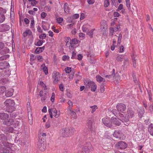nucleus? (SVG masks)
I'll list each match as a JSON object with an SVG mask.
<instances>
[{
    "instance_id": "1",
    "label": "nucleus",
    "mask_w": 153,
    "mask_h": 153,
    "mask_svg": "<svg viewBox=\"0 0 153 153\" xmlns=\"http://www.w3.org/2000/svg\"><path fill=\"white\" fill-rule=\"evenodd\" d=\"M4 105L6 106V111L8 112H12L14 111L15 108L14 106L15 104L13 100L8 99L4 102Z\"/></svg>"
},
{
    "instance_id": "2",
    "label": "nucleus",
    "mask_w": 153,
    "mask_h": 153,
    "mask_svg": "<svg viewBox=\"0 0 153 153\" xmlns=\"http://www.w3.org/2000/svg\"><path fill=\"white\" fill-rule=\"evenodd\" d=\"M75 131V129L71 127H67L62 129L61 131L62 136L63 137H67L71 135Z\"/></svg>"
},
{
    "instance_id": "3",
    "label": "nucleus",
    "mask_w": 153,
    "mask_h": 153,
    "mask_svg": "<svg viewBox=\"0 0 153 153\" xmlns=\"http://www.w3.org/2000/svg\"><path fill=\"white\" fill-rule=\"evenodd\" d=\"M82 146H83V151L82 152L80 151L79 153H89V151L93 149L92 145L89 143H86Z\"/></svg>"
},
{
    "instance_id": "4",
    "label": "nucleus",
    "mask_w": 153,
    "mask_h": 153,
    "mask_svg": "<svg viewBox=\"0 0 153 153\" xmlns=\"http://www.w3.org/2000/svg\"><path fill=\"white\" fill-rule=\"evenodd\" d=\"M9 51V49L7 47H4V44L2 42H0V54L1 55H5V54Z\"/></svg>"
},
{
    "instance_id": "5",
    "label": "nucleus",
    "mask_w": 153,
    "mask_h": 153,
    "mask_svg": "<svg viewBox=\"0 0 153 153\" xmlns=\"http://www.w3.org/2000/svg\"><path fill=\"white\" fill-rule=\"evenodd\" d=\"M7 137L4 134H0V140L2 142L3 145L5 146H10V143L7 141Z\"/></svg>"
},
{
    "instance_id": "6",
    "label": "nucleus",
    "mask_w": 153,
    "mask_h": 153,
    "mask_svg": "<svg viewBox=\"0 0 153 153\" xmlns=\"http://www.w3.org/2000/svg\"><path fill=\"white\" fill-rule=\"evenodd\" d=\"M102 123L105 126L110 128L113 127L112 125V120L109 118H103L102 120Z\"/></svg>"
},
{
    "instance_id": "7",
    "label": "nucleus",
    "mask_w": 153,
    "mask_h": 153,
    "mask_svg": "<svg viewBox=\"0 0 153 153\" xmlns=\"http://www.w3.org/2000/svg\"><path fill=\"white\" fill-rule=\"evenodd\" d=\"M94 122L93 119L92 118L88 119L87 120L88 126L91 131H94L95 129V127L94 125Z\"/></svg>"
},
{
    "instance_id": "8",
    "label": "nucleus",
    "mask_w": 153,
    "mask_h": 153,
    "mask_svg": "<svg viewBox=\"0 0 153 153\" xmlns=\"http://www.w3.org/2000/svg\"><path fill=\"white\" fill-rule=\"evenodd\" d=\"M38 147L39 149L42 151H44L46 147V144L44 141L42 140L39 141L37 144Z\"/></svg>"
},
{
    "instance_id": "9",
    "label": "nucleus",
    "mask_w": 153,
    "mask_h": 153,
    "mask_svg": "<svg viewBox=\"0 0 153 153\" xmlns=\"http://www.w3.org/2000/svg\"><path fill=\"white\" fill-rule=\"evenodd\" d=\"M60 75L59 73L56 71H54L52 74V78L54 79L53 83L55 84L57 83L59 79L60 78Z\"/></svg>"
},
{
    "instance_id": "10",
    "label": "nucleus",
    "mask_w": 153,
    "mask_h": 153,
    "mask_svg": "<svg viewBox=\"0 0 153 153\" xmlns=\"http://www.w3.org/2000/svg\"><path fill=\"white\" fill-rule=\"evenodd\" d=\"M15 122L17 123V122L14 121L13 119H10L4 120L3 122V124L4 125L9 126L14 125Z\"/></svg>"
},
{
    "instance_id": "11",
    "label": "nucleus",
    "mask_w": 153,
    "mask_h": 153,
    "mask_svg": "<svg viewBox=\"0 0 153 153\" xmlns=\"http://www.w3.org/2000/svg\"><path fill=\"white\" fill-rule=\"evenodd\" d=\"M116 108L119 111L123 112L126 109V107L125 105L122 103L118 104L116 106Z\"/></svg>"
},
{
    "instance_id": "12",
    "label": "nucleus",
    "mask_w": 153,
    "mask_h": 153,
    "mask_svg": "<svg viewBox=\"0 0 153 153\" xmlns=\"http://www.w3.org/2000/svg\"><path fill=\"white\" fill-rule=\"evenodd\" d=\"M117 148L120 149H125L127 146V144L123 141H120L117 144Z\"/></svg>"
},
{
    "instance_id": "13",
    "label": "nucleus",
    "mask_w": 153,
    "mask_h": 153,
    "mask_svg": "<svg viewBox=\"0 0 153 153\" xmlns=\"http://www.w3.org/2000/svg\"><path fill=\"white\" fill-rule=\"evenodd\" d=\"M10 27L6 24L0 25V32H4L9 30Z\"/></svg>"
},
{
    "instance_id": "14",
    "label": "nucleus",
    "mask_w": 153,
    "mask_h": 153,
    "mask_svg": "<svg viewBox=\"0 0 153 153\" xmlns=\"http://www.w3.org/2000/svg\"><path fill=\"white\" fill-rule=\"evenodd\" d=\"M9 63L6 61L0 62V70H2L9 67Z\"/></svg>"
},
{
    "instance_id": "15",
    "label": "nucleus",
    "mask_w": 153,
    "mask_h": 153,
    "mask_svg": "<svg viewBox=\"0 0 153 153\" xmlns=\"http://www.w3.org/2000/svg\"><path fill=\"white\" fill-rule=\"evenodd\" d=\"M114 137L120 140L123 136L122 132L120 131L115 130L113 134Z\"/></svg>"
},
{
    "instance_id": "16",
    "label": "nucleus",
    "mask_w": 153,
    "mask_h": 153,
    "mask_svg": "<svg viewBox=\"0 0 153 153\" xmlns=\"http://www.w3.org/2000/svg\"><path fill=\"white\" fill-rule=\"evenodd\" d=\"M120 122L121 121L124 123L125 125L128 126V122L129 121L128 117L127 116L124 117L122 114H121L120 115Z\"/></svg>"
},
{
    "instance_id": "17",
    "label": "nucleus",
    "mask_w": 153,
    "mask_h": 153,
    "mask_svg": "<svg viewBox=\"0 0 153 153\" xmlns=\"http://www.w3.org/2000/svg\"><path fill=\"white\" fill-rule=\"evenodd\" d=\"M111 120H112V123L115 125L119 126L121 124L120 120L116 118L112 117Z\"/></svg>"
},
{
    "instance_id": "18",
    "label": "nucleus",
    "mask_w": 153,
    "mask_h": 153,
    "mask_svg": "<svg viewBox=\"0 0 153 153\" xmlns=\"http://www.w3.org/2000/svg\"><path fill=\"white\" fill-rule=\"evenodd\" d=\"M14 92V90L11 88H10L5 92V96L7 97H9L12 96Z\"/></svg>"
},
{
    "instance_id": "19",
    "label": "nucleus",
    "mask_w": 153,
    "mask_h": 153,
    "mask_svg": "<svg viewBox=\"0 0 153 153\" xmlns=\"http://www.w3.org/2000/svg\"><path fill=\"white\" fill-rule=\"evenodd\" d=\"M137 111L139 116L141 117L144 113V109L141 107H138L137 109Z\"/></svg>"
},
{
    "instance_id": "20",
    "label": "nucleus",
    "mask_w": 153,
    "mask_h": 153,
    "mask_svg": "<svg viewBox=\"0 0 153 153\" xmlns=\"http://www.w3.org/2000/svg\"><path fill=\"white\" fill-rule=\"evenodd\" d=\"M39 95L41 97V101L45 100L47 98L46 93H44L43 91H41L39 93Z\"/></svg>"
},
{
    "instance_id": "21",
    "label": "nucleus",
    "mask_w": 153,
    "mask_h": 153,
    "mask_svg": "<svg viewBox=\"0 0 153 153\" xmlns=\"http://www.w3.org/2000/svg\"><path fill=\"white\" fill-rule=\"evenodd\" d=\"M28 116L29 123L31 125L33 124V117L31 111H30L28 112Z\"/></svg>"
},
{
    "instance_id": "22",
    "label": "nucleus",
    "mask_w": 153,
    "mask_h": 153,
    "mask_svg": "<svg viewBox=\"0 0 153 153\" xmlns=\"http://www.w3.org/2000/svg\"><path fill=\"white\" fill-rule=\"evenodd\" d=\"M8 115L5 113H0V119L5 120L8 118Z\"/></svg>"
},
{
    "instance_id": "23",
    "label": "nucleus",
    "mask_w": 153,
    "mask_h": 153,
    "mask_svg": "<svg viewBox=\"0 0 153 153\" xmlns=\"http://www.w3.org/2000/svg\"><path fill=\"white\" fill-rule=\"evenodd\" d=\"M52 112L53 114V115L55 117H58L59 116L60 111H56L55 108H52Z\"/></svg>"
},
{
    "instance_id": "24",
    "label": "nucleus",
    "mask_w": 153,
    "mask_h": 153,
    "mask_svg": "<svg viewBox=\"0 0 153 153\" xmlns=\"http://www.w3.org/2000/svg\"><path fill=\"white\" fill-rule=\"evenodd\" d=\"M11 150L10 146H5L3 148V151L0 153H9Z\"/></svg>"
},
{
    "instance_id": "25",
    "label": "nucleus",
    "mask_w": 153,
    "mask_h": 153,
    "mask_svg": "<svg viewBox=\"0 0 153 153\" xmlns=\"http://www.w3.org/2000/svg\"><path fill=\"white\" fill-rule=\"evenodd\" d=\"M45 47L43 46L41 47H38L36 48L35 52L36 53H39L42 52V51L44 50Z\"/></svg>"
},
{
    "instance_id": "26",
    "label": "nucleus",
    "mask_w": 153,
    "mask_h": 153,
    "mask_svg": "<svg viewBox=\"0 0 153 153\" xmlns=\"http://www.w3.org/2000/svg\"><path fill=\"white\" fill-rule=\"evenodd\" d=\"M148 129L150 134L152 135H153V125L152 124H151L149 126Z\"/></svg>"
},
{
    "instance_id": "27",
    "label": "nucleus",
    "mask_w": 153,
    "mask_h": 153,
    "mask_svg": "<svg viewBox=\"0 0 153 153\" xmlns=\"http://www.w3.org/2000/svg\"><path fill=\"white\" fill-rule=\"evenodd\" d=\"M128 114L129 118H132L133 117L134 112L132 110L131 108H129L128 109Z\"/></svg>"
},
{
    "instance_id": "28",
    "label": "nucleus",
    "mask_w": 153,
    "mask_h": 153,
    "mask_svg": "<svg viewBox=\"0 0 153 153\" xmlns=\"http://www.w3.org/2000/svg\"><path fill=\"white\" fill-rule=\"evenodd\" d=\"M96 78L97 82H105V79L101 77L100 75H98L96 76Z\"/></svg>"
},
{
    "instance_id": "29",
    "label": "nucleus",
    "mask_w": 153,
    "mask_h": 153,
    "mask_svg": "<svg viewBox=\"0 0 153 153\" xmlns=\"http://www.w3.org/2000/svg\"><path fill=\"white\" fill-rule=\"evenodd\" d=\"M10 71L9 70H7V71L5 70L4 71V74H3V75H2L1 73H0V77L3 76L4 75L7 76H9L10 74Z\"/></svg>"
},
{
    "instance_id": "30",
    "label": "nucleus",
    "mask_w": 153,
    "mask_h": 153,
    "mask_svg": "<svg viewBox=\"0 0 153 153\" xmlns=\"http://www.w3.org/2000/svg\"><path fill=\"white\" fill-rule=\"evenodd\" d=\"M115 69H113L112 71V74L111 75H106L105 76V77L108 79H111L114 78V76L115 75Z\"/></svg>"
},
{
    "instance_id": "31",
    "label": "nucleus",
    "mask_w": 153,
    "mask_h": 153,
    "mask_svg": "<svg viewBox=\"0 0 153 153\" xmlns=\"http://www.w3.org/2000/svg\"><path fill=\"white\" fill-rule=\"evenodd\" d=\"M8 82V80L7 78H4L0 80V83L2 84H5Z\"/></svg>"
},
{
    "instance_id": "32",
    "label": "nucleus",
    "mask_w": 153,
    "mask_h": 153,
    "mask_svg": "<svg viewBox=\"0 0 153 153\" xmlns=\"http://www.w3.org/2000/svg\"><path fill=\"white\" fill-rule=\"evenodd\" d=\"M6 132H8L9 133H13L14 131L13 128L11 126L7 127L6 128Z\"/></svg>"
},
{
    "instance_id": "33",
    "label": "nucleus",
    "mask_w": 153,
    "mask_h": 153,
    "mask_svg": "<svg viewBox=\"0 0 153 153\" xmlns=\"http://www.w3.org/2000/svg\"><path fill=\"white\" fill-rule=\"evenodd\" d=\"M94 30V29H92L90 30H88L87 32V34L88 36H89L91 38H92L93 37V32Z\"/></svg>"
},
{
    "instance_id": "34",
    "label": "nucleus",
    "mask_w": 153,
    "mask_h": 153,
    "mask_svg": "<svg viewBox=\"0 0 153 153\" xmlns=\"http://www.w3.org/2000/svg\"><path fill=\"white\" fill-rule=\"evenodd\" d=\"M64 9L65 13L69 12L68 5L67 3H65L64 4Z\"/></svg>"
},
{
    "instance_id": "35",
    "label": "nucleus",
    "mask_w": 153,
    "mask_h": 153,
    "mask_svg": "<svg viewBox=\"0 0 153 153\" xmlns=\"http://www.w3.org/2000/svg\"><path fill=\"white\" fill-rule=\"evenodd\" d=\"M5 17L4 14H0V23L3 22L5 20Z\"/></svg>"
},
{
    "instance_id": "36",
    "label": "nucleus",
    "mask_w": 153,
    "mask_h": 153,
    "mask_svg": "<svg viewBox=\"0 0 153 153\" xmlns=\"http://www.w3.org/2000/svg\"><path fill=\"white\" fill-rule=\"evenodd\" d=\"M124 56L122 55H119L117 57V60L119 61H122L123 59H124Z\"/></svg>"
},
{
    "instance_id": "37",
    "label": "nucleus",
    "mask_w": 153,
    "mask_h": 153,
    "mask_svg": "<svg viewBox=\"0 0 153 153\" xmlns=\"http://www.w3.org/2000/svg\"><path fill=\"white\" fill-rule=\"evenodd\" d=\"M6 88L3 86L0 87V94H1L5 91L6 90Z\"/></svg>"
},
{
    "instance_id": "38",
    "label": "nucleus",
    "mask_w": 153,
    "mask_h": 153,
    "mask_svg": "<svg viewBox=\"0 0 153 153\" xmlns=\"http://www.w3.org/2000/svg\"><path fill=\"white\" fill-rule=\"evenodd\" d=\"M91 88V90L93 92L95 91L97 88V85L95 83L93 84V85H92Z\"/></svg>"
},
{
    "instance_id": "39",
    "label": "nucleus",
    "mask_w": 153,
    "mask_h": 153,
    "mask_svg": "<svg viewBox=\"0 0 153 153\" xmlns=\"http://www.w3.org/2000/svg\"><path fill=\"white\" fill-rule=\"evenodd\" d=\"M28 1L30 2H31V4L33 6H35L38 3V1L36 0H28Z\"/></svg>"
},
{
    "instance_id": "40",
    "label": "nucleus",
    "mask_w": 153,
    "mask_h": 153,
    "mask_svg": "<svg viewBox=\"0 0 153 153\" xmlns=\"http://www.w3.org/2000/svg\"><path fill=\"white\" fill-rule=\"evenodd\" d=\"M79 40L76 39H73L70 41L71 43L74 44H76L78 43Z\"/></svg>"
},
{
    "instance_id": "41",
    "label": "nucleus",
    "mask_w": 153,
    "mask_h": 153,
    "mask_svg": "<svg viewBox=\"0 0 153 153\" xmlns=\"http://www.w3.org/2000/svg\"><path fill=\"white\" fill-rule=\"evenodd\" d=\"M110 4L109 0H105L104 1V6L105 7H107Z\"/></svg>"
},
{
    "instance_id": "42",
    "label": "nucleus",
    "mask_w": 153,
    "mask_h": 153,
    "mask_svg": "<svg viewBox=\"0 0 153 153\" xmlns=\"http://www.w3.org/2000/svg\"><path fill=\"white\" fill-rule=\"evenodd\" d=\"M90 108H92V110L91 111L92 113H93L94 111H95L96 110L97 108V106L96 105L91 106Z\"/></svg>"
},
{
    "instance_id": "43",
    "label": "nucleus",
    "mask_w": 153,
    "mask_h": 153,
    "mask_svg": "<svg viewBox=\"0 0 153 153\" xmlns=\"http://www.w3.org/2000/svg\"><path fill=\"white\" fill-rule=\"evenodd\" d=\"M71 111V116L74 118H76L77 117V115H76V113L73 111H71Z\"/></svg>"
},
{
    "instance_id": "44",
    "label": "nucleus",
    "mask_w": 153,
    "mask_h": 153,
    "mask_svg": "<svg viewBox=\"0 0 153 153\" xmlns=\"http://www.w3.org/2000/svg\"><path fill=\"white\" fill-rule=\"evenodd\" d=\"M87 82V85H88L89 87H91L92 85H93L94 82H93L88 80Z\"/></svg>"
},
{
    "instance_id": "45",
    "label": "nucleus",
    "mask_w": 153,
    "mask_h": 153,
    "mask_svg": "<svg viewBox=\"0 0 153 153\" xmlns=\"http://www.w3.org/2000/svg\"><path fill=\"white\" fill-rule=\"evenodd\" d=\"M43 42V41L42 40H39L35 45L36 46H41L42 45Z\"/></svg>"
},
{
    "instance_id": "46",
    "label": "nucleus",
    "mask_w": 153,
    "mask_h": 153,
    "mask_svg": "<svg viewBox=\"0 0 153 153\" xmlns=\"http://www.w3.org/2000/svg\"><path fill=\"white\" fill-rule=\"evenodd\" d=\"M8 57V55H2L0 56V61L5 60Z\"/></svg>"
},
{
    "instance_id": "47",
    "label": "nucleus",
    "mask_w": 153,
    "mask_h": 153,
    "mask_svg": "<svg viewBox=\"0 0 153 153\" xmlns=\"http://www.w3.org/2000/svg\"><path fill=\"white\" fill-rule=\"evenodd\" d=\"M27 112L29 111H31V109L30 108V102H27Z\"/></svg>"
},
{
    "instance_id": "48",
    "label": "nucleus",
    "mask_w": 153,
    "mask_h": 153,
    "mask_svg": "<svg viewBox=\"0 0 153 153\" xmlns=\"http://www.w3.org/2000/svg\"><path fill=\"white\" fill-rule=\"evenodd\" d=\"M65 71L66 73L69 74L71 72V68L69 67L66 68L65 69Z\"/></svg>"
},
{
    "instance_id": "49",
    "label": "nucleus",
    "mask_w": 153,
    "mask_h": 153,
    "mask_svg": "<svg viewBox=\"0 0 153 153\" xmlns=\"http://www.w3.org/2000/svg\"><path fill=\"white\" fill-rule=\"evenodd\" d=\"M126 6L128 8V9L130 10V2L129 0H126Z\"/></svg>"
},
{
    "instance_id": "50",
    "label": "nucleus",
    "mask_w": 153,
    "mask_h": 153,
    "mask_svg": "<svg viewBox=\"0 0 153 153\" xmlns=\"http://www.w3.org/2000/svg\"><path fill=\"white\" fill-rule=\"evenodd\" d=\"M69 59V57L68 56L64 55L62 57V60L63 61L68 60Z\"/></svg>"
},
{
    "instance_id": "51",
    "label": "nucleus",
    "mask_w": 153,
    "mask_h": 153,
    "mask_svg": "<svg viewBox=\"0 0 153 153\" xmlns=\"http://www.w3.org/2000/svg\"><path fill=\"white\" fill-rule=\"evenodd\" d=\"M46 37V34L45 33L41 34L39 36V38L40 39H45Z\"/></svg>"
},
{
    "instance_id": "52",
    "label": "nucleus",
    "mask_w": 153,
    "mask_h": 153,
    "mask_svg": "<svg viewBox=\"0 0 153 153\" xmlns=\"http://www.w3.org/2000/svg\"><path fill=\"white\" fill-rule=\"evenodd\" d=\"M68 105H69V109H70L71 110V107H72V105H73V104H72V101L71 100H69L68 101Z\"/></svg>"
},
{
    "instance_id": "53",
    "label": "nucleus",
    "mask_w": 153,
    "mask_h": 153,
    "mask_svg": "<svg viewBox=\"0 0 153 153\" xmlns=\"http://www.w3.org/2000/svg\"><path fill=\"white\" fill-rule=\"evenodd\" d=\"M55 98V94L54 93H53L52 94V96L51 98V100L52 102H54Z\"/></svg>"
},
{
    "instance_id": "54",
    "label": "nucleus",
    "mask_w": 153,
    "mask_h": 153,
    "mask_svg": "<svg viewBox=\"0 0 153 153\" xmlns=\"http://www.w3.org/2000/svg\"><path fill=\"white\" fill-rule=\"evenodd\" d=\"M105 88L103 85L100 86V91L101 92L103 93L105 91Z\"/></svg>"
},
{
    "instance_id": "55",
    "label": "nucleus",
    "mask_w": 153,
    "mask_h": 153,
    "mask_svg": "<svg viewBox=\"0 0 153 153\" xmlns=\"http://www.w3.org/2000/svg\"><path fill=\"white\" fill-rule=\"evenodd\" d=\"M30 27L32 28L34 27V21L33 19H31L30 23Z\"/></svg>"
},
{
    "instance_id": "56",
    "label": "nucleus",
    "mask_w": 153,
    "mask_h": 153,
    "mask_svg": "<svg viewBox=\"0 0 153 153\" xmlns=\"http://www.w3.org/2000/svg\"><path fill=\"white\" fill-rule=\"evenodd\" d=\"M57 21L59 23H60L62 22L63 21V19L61 17H59L56 19Z\"/></svg>"
},
{
    "instance_id": "57",
    "label": "nucleus",
    "mask_w": 153,
    "mask_h": 153,
    "mask_svg": "<svg viewBox=\"0 0 153 153\" xmlns=\"http://www.w3.org/2000/svg\"><path fill=\"white\" fill-rule=\"evenodd\" d=\"M114 29L113 28H111L109 31V35L112 36L114 32Z\"/></svg>"
},
{
    "instance_id": "58",
    "label": "nucleus",
    "mask_w": 153,
    "mask_h": 153,
    "mask_svg": "<svg viewBox=\"0 0 153 153\" xmlns=\"http://www.w3.org/2000/svg\"><path fill=\"white\" fill-rule=\"evenodd\" d=\"M30 60L33 61L36 59V57L34 56V55L33 54H30Z\"/></svg>"
},
{
    "instance_id": "59",
    "label": "nucleus",
    "mask_w": 153,
    "mask_h": 153,
    "mask_svg": "<svg viewBox=\"0 0 153 153\" xmlns=\"http://www.w3.org/2000/svg\"><path fill=\"white\" fill-rule=\"evenodd\" d=\"M87 1L88 3L89 4H93L95 0H87Z\"/></svg>"
},
{
    "instance_id": "60",
    "label": "nucleus",
    "mask_w": 153,
    "mask_h": 153,
    "mask_svg": "<svg viewBox=\"0 0 153 153\" xmlns=\"http://www.w3.org/2000/svg\"><path fill=\"white\" fill-rule=\"evenodd\" d=\"M25 31L27 35H28L29 36H30L32 34V32L30 30H26Z\"/></svg>"
},
{
    "instance_id": "61",
    "label": "nucleus",
    "mask_w": 153,
    "mask_h": 153,
    "mask_svg": "<svg viewBox=\"0 0 153 153\" xmlns=\"http://www.w3.org/2000/svg\"><path fill=\"white\" fill-rule=\"evenodd\" d=\"M63 84L62 83L60 84L59 85V88L60 91H63Z\"/></svg>"
},
{
    "instance_id": "62",
    "label": "nucleus",
    "mask_w": 153,
    "mask_h": 153,
    "mask_svg": "<svg viewBox=\"0 0 153 153\" xmlns=\"http://www.w3.org/2000/svg\"><path fill=\"white\" fill-rule=\"evenodd\" d=\"M79 17V15L78 14H75L73 16L72 18L73 19L74 18L75 19H77Z\"/></svg>"
},
{
    "instance_id": "63",
    "label": "nucleus",
    "mask_w": 153,
    "mask_h": 153,
    "mask_svg": "<svg viewBox=\"0 0 153 153\" xmlns=\"http://www.w3.org/2000/svg\"><path fill=\"white\" fill-rule=\"evenodd\" d=\"M46 15V14L45 12H42L41 14V17L43 18H45Z\"/></svg>"
},
{
    "instance_id": "64",
    "label": "nucleus",
    "mask_w": 153,
    "mask_h": 153,
    "mask_svg": "<svg viewBox=\"0 0 153 153\" xmlns=\"http://www.w3.org/2000/svg\"><path fill=\"white\" fill-rule=\"evenodd\" d=\"M149 110L153 114V105L149 106Z\"/></svg>"
}]
</instances>
